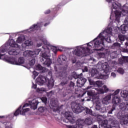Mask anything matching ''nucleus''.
Returning <instances> with one entry per match:
<instances>
[{
  "label": "nucleus",
  "instance_id": "nucleus-1",
  "mask_svg": "<svg viewBox=\"0 0 128 128\" xmlns=\"http://www.w3.org/2000/svg\"><path fill=\"white\" fill-rule=\"evenodd\" d=\"M112 32V28H108L105 30L103 32H101L97 38H95L92 41L87 44L86 47L77 46L73 51L74 54L78 56H86L92 54L90 48H98L93 49L94 50L102 52L104 48V40H106L108 42H110V34Z\"/></svg>",
  "mask_w": 128,
  "mask_h": 128
},
{
  "label": "nucleus",
  "instance_id": "nucleus-20",
  "mask_svg": "<svg viewBox=\"0 0 128 128\" xmlns=\"http://www.w3.org/2000/svg\"><path fill=\"white\" fill-rule=\"evenodd\" d=\"M110 98H112V94L106 96L103 98L102 100V104H108V100H110Z\"/></svg>",
  "mask_w": 128,
  "mask_h": 128
},
{
  "label": "nucleus",
  "instance_id": "nucleus-40",
  "mask_svg": "<svg viewBox=\"0 0 128 128\" xmlns=\"http://www.w3.org/2000/svg\"><path fill=\"white\" fill-rule=\"evenodd\" d=\"M117 72L120 74H124V69H122V68H118Z\"/></svg>",
  "mask_w": 128,
  "mask_h": 128
},
{
  "label": "nucleus",
  "instance_id": "nucleus-64",
  "mask_svg": "<svg viewBox=\"0 0 128 128\" xmlns=\"http://www.w3.org/2000/svg\"><path fill=\"white\" fill-rule=\"evenodd\" d=\"M125 58H128V56H125Z\"/></svg>",
  "mask_w": 128,
  "mask_h": 128
},
{
  "label": "nucleus",
  "instance_id": "nucleus-57",
  "mask_svg": "<svg viewBox=\"0 0 128 128\" xmlns=\"http://www.w3.org/2000/svg\"><path fill=\"white\" fill-rule=\"evenodd\" d=\"M92 128H98V126L96 125H94L92 126Z\"/></svg>",
  "mask_w": 128,
  "mask_h": 128
},
{
  "label": "nucleus",
  "instance_id": "nucleus-34",
  "mask_svg": "<svg viewBox=\"0 0 128 128\" xmlns=\"http://www.w3.org/2000/svg\"><path fill=\"white\" fill-rule=\"evenodd\" d=\"M74 83L72 82H70V86H68L69 90L70 92H72V89H74Z\"/></svg>",
  "mask_w": 128,
  "mask_h": 128
},
{
  "label": "nucleus",
  "instance_id": "nucleus-3",
  "mask_svg": "<svg viewBox=\"0 0 128 128\" xmlns=\"http://www.w3.org/2000/svg\"><path fill=\"white\" fill-rule=\"evenodd\" d=\"M112 6L111 8L112 12H114L116 20L120 22V16H128V7L124 6L122 9V5L120 4H116V2L112 3Z\"/></svg>",
  "mask_w": 128,
  "mask_h": 128
},
{
  "label": "nucleus",
  "instance_id": "nucleus-42",
  "mask_svg": "<svg viewBox=\"0 0 128 128\" xmlns=\"http://www.w3.org/2000/svg\"><path fill=\"white\" fill-rule=\"evenodd\" d=\"M98 57L99 58H104L105 54L104 52H100L98 54Z\"/></svg>",
  "mask_w": 128,
  "mask_h": 128
},
{
  "label": "nucleus",
  "instance_id": "nucleus-9",
  "mask_svg": "<svg viewBox=\"0 0 128 128\" xmlns=\"http://www.w3.org/2000/svg\"><path fill=\"white\" fill-rule=\"evenodd\" d=\"M71 106L72 110L74 112H75V114H80V112H82V110H86V114H92V110L86 108H84V107H82L78 104L72 102V103Z\"/></svg>",
  "mask_w": 128,
  "mask_h": 128
},
{
  "label": "nucleus",
  "instance_id": "nucleus-21",
  "mask_svg": "<svg viewBox=\"0 0 128 128\" xmlns=\"http://www.w3.org/2000/svg\"><path fill=\"white\" fill-rule=\"evenodd\" d=\"M120 103V98L116 96L112 99V104H118Z\"/></svg>",
  "mask_w": 128,
  "mask_h": 128
},
{
  "label": "nucleus",
  "instance_id": "nucleus-48",
  "mask_svg": "<svg viewBox=\"0 0 128 128\" xmlns=\"http://www.w3.org/2000/svg\"><path fill=\"white\" fill-rule=\"evenodd\" d=\"M124 58H120L118 60L119 61V64H124Z\"/></svg>",
  "mask_w": 128,
  "mask_h": 128
},
{
  "label": "nucleus",
  "instance_id": "nucleus-62",
  "mask_svg": "<svg viewBox=\"0 0 128 128\" xmlns=\"http://www.w3.org/2000/svg\"><path fill=\"white\" fill-rule=\"evenodd\" d=\"M6 34H10V33H7Z\"/></svg>",
  "mask_w": 128,
  "mask_h": 128
},
{
  "label": "nucleus",
  "instance_id": "nucleus-55",
  "mask_svg": "<svg viewBox=\"0 0 128 128\" xmlns=\"http://www.w3.org/2000/svg\"><path fill=\"white\" fill-rule=\"evenodd\" d=\"M48 74L49 76H50V78H52V72H49L48 73Z\"/></svg>",
  "mask_w": 128,
  "mask_h": 128
},
{
  "label": "nucleus",
  "instance_id": "nucleus-31",
  "mask_svg": "<svg viewBox=\"0 0 128 128\" xmlns=\"http://www.w3.org/2000/svg\"><path fill=\"white\" fill-rule=\"evenodd\" d=\"M120 48V44L118 42L114 43L112 46V48Z\"/></svg>",
  "mask_w": 128,
  "mask_h": 128
},
{
  "label": "nucleus",
  "instance_id": "nucleus-19",
  "mask_svg": "<svg viewBox=\"0 0 128 128\" xmlns=\"http://www.w3.org/2000/svg\"><path fill=\"white\" fill-rule=\"evenodd\" d=\"M82 120L83 122V124H82V128H83L84 124H87V126H90V124H92V121L90 118H87L85 120Z\"/></svg>",
  "mask_w": 128,
  "mask_h": 128
},
{
  "label": "nucleus",
  "instance_id": "nucleus-13",
  "mask_svg": "<svg viewBox=\"0 0 128 128\" xmlns=\"http://www.w3.org/2000/svg\"><path fill=\"white\" fill-rule=\"evenodd\" d=\"M72 112H66L64 114L66 118L63 120V122L66 124H68V122L70 124H74L76 122V118H72Z\"/></svg>",
  "mask_w": 128,
  "mask_h": 128
},
{
  "label": "nucleus",
  "instance_id": "nucleus-16",
  "mask_svg": "<svg viewBox=\"0 0 128 128\" xmlns=\"http://www.w3.org/2000/svg\"><path fill=\"white\" fill-rule=\"evenodd\" d=\"M90 74L94 78L102 79L104 78V76L98 74V72L96 69L94 68L90 71Z\"/></svg>",
  "mask_w": 128,
  "mask_h": 128
},
{
  "label": "nucleus",
  "instance_id": "nucleus-54",
  "mask_svg": "<svg viewBox=\"0 0 128 128\" xmlns=\"http://www.w3.org/2000/svg\"><path fill=\"white\" fill-rule=\"evenodd\" d=\"M124 106H126V110H128V102H126V104H124Z\"/></svg>",
  "mask_w": 128,
  "mask_h": 128
},
{
  "label": "nucleus",
  "instance_id": "nucleus-25",
  "mask_svg": "<svg viewBox=\"0 0 128 128\" xmlns=\"http://www.w3.org/2000/svg\"><path fill=\"white\" fill-rule=\"evenodd\" d=\"M118 38L120 40V42H121V44H122V42H124V40H126V36L124 35H122V34H119L118 36Z\"/></svg>",
  "mask_w": 128,
  "mask_h": 128
},
{
  "label": "nucleus",
  "instance_id": "nucleus-17",
  "mask_svg": "<svg viewBox=\"0 0 128 128\" xmlns=\"http://www.w3.org/2000/svg\"><path fill=\"white\" fill-rule=\"evenodd\" d=\"M43 26L42 22H37L36 24H34L30 28L29 32H34V30H40V28H42Z\"/></svg>",
  "mask_w": 128,
  "mask_h": 128
},
{
  "label": "nucleus",
  "instance_id": "nucleus-4",
  "mask_svg": "<svg viewBox=\"0 0 128 128\" xmlns=\"http://www.w3.org/2000/svg\"><path fill=\"white\" fill-rule=\"evenodd\" d=\"M4 52H6V49L2 48H0V60L2 59L3 60L8 62V64H16V66H20L21 64H24V58L20 57L18 58V61H16V57H8V56H5L4 58H2V57L4 56Z\"/></svg>",
  "mask_w": 128,
  "mask_h": 128
},
{
  "label": "nucleus",
  "instance_id": "nucleus-23",
  "mask_svg": "<svg viewBox=\"0 0 128 128\" xmlns=\"http://www.w3.org/2000/svg\"><path fill=\"white\" fill-rule=\"evenodd\" d=\"M121 32L122 34H126V30H128V25L124 24L120 26Z\"/></svg>",
  "mask_w": 128,
  "mask_h": 128
},
{
  "label": "nucleus",
  "instance_id": "nucleus-2",
  "mask_svg": "<svg viewBox=\"0 0 128 128\" xmlns=\"http://www.w3.org/2000/svg\"><path fill=\"white\" fill-rule=\"evenodd\" d=\"M38 100H42V102H46L48 100V99H46V98L42 99L40 98H38L36 99H34L32 101H28V103H26L22 106V111L20 110H22V106H20L14 114V116H18L20 114L22 116H24L26 114V112H29L30 110V108H26L27 106H30V108H32V110H36V108H38V105L39 103Z\"/></svg>",
  "mask_w": 128,
  "mask_h": 128
},
{
  "label": "nucleus",
  "instance_id": "nucleus-52",
  "mask_svg": "<svg viewBox=\"0 0 128 128\" xmlns=\"http://www.w3.org/2000/svg\"><path fill=\"white\" fill-rule=\"evenodd\" d=\"M50 12V10H48L46 12H45L44 14H48Z\"/></svg>",
  "mask_w": 128,
  "mask_h": 128
},
{
  "label": "nucleus",
  "instance_id": "nucleus-11",
  "mask_svg": "<svg viewBox=\"0 0 128 128\" xmlns=\"http://www.w3.org/2000/svg\"><path fill=\"white\" fill-rule=\"evenodd\" d=\"M96 68L99 70H104L105 74H108L110 70V66L108 62H98L96 66Z\"/></svg>",
  "mask_w": 128,
  "mask_h": 128
},
{
  "label": "nucleus",
  "instance_id": "nucleus-44",
  "mask_svg": "<svg viewBox=\"0 0 128 128\" xmlns=\"http://www.w3.org/2000/svg\"><path fill=\"white\" fill-rule=\"evenodd\" d=\"M57 62L58 64H62V60L61 59L60 57L58 58Z\"/></svg>",
  "mask_w": 128,
  "mask_h": 128
},
{
  "label": "nucleus",
  "instance_id": "nucleus-53",
  "mask_svg": "<svg viewBox=\"0 0 128 128\" xmlns=\"http://www.w3.org/2000/svg\"><path fill=\"white\" fill-rule=\"evenodd\" d=\"M32 88H36V84H34V82H32Z\"/></svg>",
  "mask_w": 128,
  "mask_h": 128
},
{
  "label": "nucleus",
  "instance_id": "nucleus-18",
  "mask_svg": "<svg viewBox=\"0 0 128 128\" xmlns=\"http://www.w3.org/2000/svg\"><path fill=\"white\" fill-rule=\"evenodd\" d=\"M84 124V121L82 120H78L76 122V124L74 126L66 125L67 128H82V124Z\"/></svg>",
  "mask_w": 128,
  "mask_h": 128
},
{
  "label": "nucleus",
  "instance_id": "nucleus-63",
  "mask_svg": "<svg viewBox=\"0 0 128 128\" xmlns=\"http://www.w3.org/2000/svg\"><path fill=\"white\" fill-rule=\"evenodd\" d=\"M0 118H2V116H0Z\"/></svg>",
  "mask_w": 128,
  "mask_h": 128
},
{
  "label": "nucleus",
  "instance_id": "nucleus-37",
  "mask_svg": "<svg viewBox=\"0 0 128 128\" xmlns=\"http://www.w3.org/2000/svg\"><path fill=\"white\" fill-rule=\"evenodd\" d=\"M34 64H36V59L33 58L30 61L29 64H30L31 66H32Z\"/></svg>",
  "mask_w": 128,
  "mask_h": 128
},
{
  "label": "nucleus",
  "instance_id": "nucleus-26",
  "mask_svg": "<svg viewBox=\"0 0 128 128\" xmlns=\"http://www.w3.org/2000/svg\"><path fill=\"white\" fill-rule=\"evenodd\" d=\"M96 110H102V104L100 102V101H96Z\"/></svg>",
  "mask_w": 128,
  "mask_h": 128
},
{
  "label": "nucleus",
  "instance_id": "nucleus-36",
  "mask_svg": "<svg viewBox=\"0 0 128 128\" xmlns=\"http://www.w3.org/2000/svg\"><path fill=\"white\" fill-rule=\"evenodd\" d=\"M37 92H40V94H42L44 92H46V89L45 88H38L37 89Z\"/></svg>",
  "mask_w": 128,
  "mask_h": 128
},
{
  "label": "nucleus",
  "instance_id": "nucleus-15",
  "mask_svg": "<svg viewBox=\"0 0 128 128\" xmlns=\"http://www.w3.org/2000/svg\"><path fill=\"white\" fill-rule=\"evenodd\" d=\"M82 74L81 73L80 74L76 75L74 77V78H78L76 81V86L78 88H82L84 86V84L86 82V79L84 77H82Z\"/></svg>",
  "mask_w": 128,
  "mask_h": 128
},
{
  "label": "nucleus",
  "instance_id": "nucleus-47",
  "mask_svg": "<svg viewBox=\"0 0 128 128\" xmlns=\"http://www.w3.org/2000/svg\"><path fill=\"white\" fill-rule=\"evenodd\" d=\"M124 22L125 24H126V26H128V16H126L125 17V18L124 20Z\"/></svg>",
  "mask_w": 128,
  "mask_h": 128
},
{
  "label": "nucleus",
  "instance_id": "nucleus-58",
  "mask_svg": "<svg viewBox=\"0 0 128 128\" xmlns=\"http://www.w3.org/2000/svg\"><path fill=\"white\" fill-rule=\"evenodd\" d=\"M108 2H112V0H106Z\"/></svg>",
  "mask_w": 128,
  "mask_h": 128
},
{
  "label": "nucleus",
  "instance_id": "nucleus-5",
  "mask_svg": "<svg viewBox=\"0 0 128 128\" xmlns=\"http://www.w3.org/2000/svg\"><path fill=\"white\" fill-rule=\"evenodd\" d=\"M87 90H90L87 91V94L88 96H92L93 100H96V96L98 94H104L108 92V88L106 86H104L102 88H97L92 87V86H88Z\"/></svg>",
  "mask_w": 128,
  "mask_h": 128
},
{
  "label": "nucleus",
  "instance_id": "nucleus-8",
  "mask_svg": "<svg viewBox=\"0 0 128 128\" xmlns=\"http://www.w3.org/2000/svg\"><path fill=\"white\" fill-rule=\"evenodd\" d=\"M9 46H10L11 50L8 52V54L10 56H17L20 52V46L14 40L11 39L8 41Z\"/></svg>",
  "mask_w": 128,
  "mask_h": 128
},
{
  "label": "nucleus",
  "instance_id": "nucleus-33",
  "mask_svg": "<svg viewBox=\"0 0 128 128\" xmlns=\"http://www.w3.org/2000/svg\"><path fill=\"white\" fill-rule=\"evenodd\" d=\"M126 48H124L122 50V52H128V42L124 43Z\"/></svg>",
  "mask_w": 128,
  "mask_h": 128
},
{
  "label": "nucleus",
  "instance_id": "nucleus-61",
  "mask_svg": "<svg viewBox=\"0 0 128 128\" xmlns=\"http://www.w3.org/2000/svg\"><path fill=\"white\" fill-rule=\"evenodd\" d=\"M42 48H44V50H46V48H44V47H42Z\"/></svg>",
  "mask_w": 128,
  "mask_h": 128
},
{
  "label": "nucleus",
  "instance_id": "nucleus-32",
  "mask_svg": "<svg viewBox=\"0 0 128 128\" xmlns=\"http://www.w3.org/2000/svg\"><path fill=\"white\" fill-rule=\"evenodd\" d=\"M51 108H52L54 112H58V105L56 104L55 105L52 104Z\"/></svg>",
  "mask_w": 128,
  "mask_h": 128
},
{
  "label": "nucleus",
  "instance_id": "nucleus-45",
  "mask_svg": "<svg viewBox=\"0 0 128 128\" xmlns=\"http://www.w3.org/2000/svg\"><path fill=\"white\" fill-rule=\"evenodd\" d=\"M60 58H61V60H63V62H66V56L64 55H62L60 56Z\"/></svg>",
  "mask_w": 128,
  "mask_h": 128
},
{
  "label": "nucleus",
  "instance_id": "nucleus-35",
  "mask_svg": "<svg viewBox=\"0 0 128 128\" xmlns=\"http://www.w3.org/2000/svg\"><path fill=\"white\" fill-rule=\"evenodd\" d=\"M96 84L98 88H100L101 86H102L104 83H102V81H96Z\"/></svg>",
  "mask_w": 128,
  "mask_h": 128
},
{
  "label": "nucleus",
  "instance_id": "nucleus-22",
  "mask_svg": "<svg viewBox=\"0 0 128 128\" xmlns=\"http://www.w3.org/2000/svg\"><path fill=\"white\" fill-rule=\"evenodd\" d=\"M32 46V42L30 40H26L24 44H22L24 48H26V46Z\"/></svg>",
  "mask_w": 128,
  "mask_h": 128
},
{
  "label": "nucleus",
  "instance_id": "nucleus-51",
  "mask_svg": "<svg viewBox=\"0 0 128 128\" xmlns=\"http://www.w3.org/2000/svg\"><path fill=\"white\" fill-rule=\"evenodd\" d=\"M111 76H112L113 78H116V74L114 72H112L111 74Z\"/></svg>",
  "mask_w": 128,
  "mask_h": 128
},
{
  "label": "nucleus",
  "instance_id": "nucleus-24",
  "mask_svg": "<svg viewBox=\"0 0 128 128\" xmlns=\"http://www.w3.org/2000/svg\"><path fill=\"white\" fill-rule=\"evenodd\" d=\"M121 124H128V114L123 117L121 120Z\"/></svg>",
  "mask_w": 128,
  "mask_h": 128
},
{
  "label": "nucleus",
  "instance_id": "nucleus-43",
  "mask_svg": "<svg viewBox=\"0 0 128 128\" xmlns=\"http://www.w3.org/2000/svg\"><path fill=\"white\" fill-rule=\"evenodd\" d=\"M120 90L118 89L116 90L113 94H110L111 96H116V94H118L120 93Z\"/></svg>",
  "mask_w": 128,
  "mask_h": 128
},
{
  "label": "nucleus",
  "instance_id": "nucleus-39",
  "mask_svg": "<svg viewBox=\"0 0 128 128\" xmlns=\"http://www.w3.org/2000/svg\"><path fill=\"white\" fill-rule=\"evenodd\" d=\"M114 110H116V106L114 105L112 106L111 110L108 112V114H112V112H114Z\"/></svg>",
  "mask_w": 128,
  "mask_h": 128
},
{
  "label": "nucleus",
  "instance_id": "nucleus-6",
  "mask_svg": "<svg viewBox=\"0 0 128 128\" xmlns=\"http://www.w3.org/2000/svg\"><path fill=\"white\" fill-rule=\"evenodd\" d=\"M97 120L98 122H101V124H99V128H120V126H113L114 124V118H109V122H111V124L108 125V120H104V117L102 115H99L97 116Z\"/></svg>",
  "mask_w": 128,
  "mask_h": 128
},
{
  "label": "nucleus",
  "instance_id": "nucleus-29",
  "mask_svg": "<svg viewBox=\"0 0 128 128\" xmlns=\"http://www.w3.org/2000/svg\"><path fill=\"white\" fill-rule=\"evenodd\" d=\"M36 70H42V72H44V70H46L45 68H43L40 64H38L37 66H36Z\"/></svg>",
  "mask_w": 128,
  "mask_h": 128
},
{
  "label": "nucleus",
  "instance_id": "nucleus-41",
  "mask_svg": "<svg viewBox=\"0 0 128 128\" xmlns=\"http://www.w3.org/2000/svg\"><path fill=\"white\" fill-rule=\"evenodd\" d=\"M110 56L112 57V58H116V52H113L110 54Z\"/></svg>",
  "mask_w": 128,
  "mask_h": 128
},
{
  "label": "nucleus",
  "instance_id": "nucleus-38",
  "mask_svg": "<svg viewBox=\"0 0 128 128\" xmlns=\"http://www.w3.org/2000/svg\"><path fill=\"white\" fill-rule=\"evenodd\" d=\"M32 78H34V80H36V76H38V73L36 71H34L32 72Z\"/></svg>",
  "mask_w": 128,
  "mask_h": 128
},
{
  "label": "nucleus",
  "instance_id": "nucleus-46",
  "mask_svg": "<svg viewBox=\"0 0 128 128\" xmlns=\"http://www.w3.org/2000/svg\"><path fill=\"white\" fill-rule=\"evenodd\" d=\"M82 70L83 72H86L88 70V67L86 66H83Z\"/></svg>",
  "mask_w": 128,
  "mask_h": 128
},
{
  "label": "nucleus",
  "instance_id": "nucleus-27",
  "mask_svg": "<svg viewBox=\"0 0 128 128\" xmlns=\"http://www.w3.org/2000/svg\"><path fill=\"white\" fill-rule=\"evenodd\" d=\"M121 96L122 98H126L128 94V92L126 90H123L120 92Z\"/></svg>",
  "mask_w": 128,
  "mask_h": 128
},
{
  "label": "nucleus",
  "instance_id": "nucleus-50",
  "mask_svg": "<svg viewBox=\"0 0 128 128\" xmlns=\"http://www.w3.org/2000/svg\"><path fill=\"white\" fill-rule=\"evenodd\" d=\"M88 82H89L90 84H91V85L94 84V82H93V80H92V79L88 78Z\"/></svg>",
  "mask_w": 128,
  "mask_h": 128
},
{
  "label": "nucleus",
  "instance_id": "nucleus-56",
  "mask_svg": "<svg viewBox=\"0 0 128 128\" xmlns=\"http://www.w3.org/2000/svg\"><path fill=\"white\" fill-rule=\"evenodd\" d=\"M66 84V82H62L60 83V84H62V86H64V84Z\"/></svg>",
  "mask_w": 128,
  "mask_h": 128
},
{
  "label": "nucleus",
  "instance_id": "nucleus-28",
  "mask_svg": "<svg viewBox=\"0 0 128 128\" xmlns=\"http://www.w3.org/2000/svg\"><path fill=\"white\" fill-rule=\"evenodd\" d=\"M38 110L40 112H44L48 110V108L46 106H40Z\"/></svg>",
  "mask_w": 128,
  "mask_h": 128
},
{
  "label": "nucleus",
  "instance_id": "nucleus-30",
  "mask_svg": "<svg viewBox=\"0 0 128 128\" xmlns=\"http://www.w3.org/2000/svg\"><path fill=\"white\" fill-rule=\"evenodd\" d=\"M25 40L24 37L20 36L18 38L16 42L18 44H22V42H24Z\"/></svg>",
  "mask_w": 128,
  "mask_h": 128
},
{
  "label": "nucleus",
  "instance_id": "nucleus-49",
  "mask_svg": "<svg viewBox=\"0 0 128 128\" xmlns=\"http://www.w3.org/2000/svg\"><path fill=\"white\" fill-rule=\"evenodd\" d=\"M53 94H54V92L53 91H50V92H48L47 93V96H52Z\"/></svg>",
  "mask_w": 128,
  "mask_h": 128
},
{
  "label": "nucleus",
  "instance_id": "nucleus-14",
  "mask_svg": "<svg viewBox=\"0 0 128 128\" xmlns=\"http://www.w3.org/2000/svg\"><path fill=\"white\" fill-rule=\"evenodd\" d=\"M40 49H35L34 50H26L24 52L23 56L26 58L28 56L36 58V56H38V54L40 52Z\"/></svg>",
  "mask_w": 128,
  "mask_h": 128
},
{
  "label": "nucleus",
  "instance_id": "nucleus-10",
  "mask_svg": "<svg viewBox=\"0 0 128 128\" xmlns=\"http://www.w3.org/2000/svg\"><path fill=\"white\" fill-rule=\"evenodd\" d=\"M40 42H38L37 44V46L38 48H40V46H42V44H44L45 46L48 44V46L47 47L48 50H52V52H54V54L56 52H57L56 47L54 46H52L50 45V44H48V41L46 40V38H44V37H40Z\"/></svg>",
  "mask_w": 128,
  "mask_h": 128
},
{
  "label": "nucleus",
  "instance_id": "nucleus-60",
  "mask_svg": "<svg viewBox=\"0 0 128 128\" xmlns=\"http://www.w3.org/2000/svg\"><path fill=\"white\" fill-rule=\"evenodd\" d=\"M90 99H87V102H90Z\"/></svg>",
  "mask_w": 128,
  "mask_h": 128
},
{
  "label": "nucleus",
  "instance_id": "nucleus-7",
  "mask_svg": "<svg viewBox=\"0 0 128 128\" xmlns=\"http://www.w3.org/2000/svg\"><path fill=\"white\" fill-rule=\"evenodd\" d=\"M36 82L39 86H42L46 84H47L48 87L49 89L52 88L54 86V80H48L44 77V76H42V75H40L38 78L36 80Z\"/></svg>",
  "mask_w": 128,
  "mask_h": 128
},
{
  "label": "nucleus",
  "instance_id": "nucleus-59",
  "mask_svg": "<svg viewBox=\"0 0 128 128\" xmlns=\"http://www.w3.org/2000/svg\"><path fill=\"white\" fill-rule=\"evenodd\" d=\"M50 24V23H46L44 24V26H48Z\"/></svg>",
  "mask_w": 128,
  "mask_h": 128
},
{
  "label": "nucleus",
  "instance_id": "nucleus-12",
  "mask_svg": "<svg viewBox=\"0 0 128 128\" xmlns=\"http://www.w3.org/2000/svg\"><path fill=\"white\" fill-rule=\"evenodd\" d=\"M42 58L41 62L43 64L46 66L48 68H50V64H52V60L50 58V55L46 54V52L42 53Z\"/></svg>",
  "mask_w": 128,
  "mask_h": 128
}]
</instances>
